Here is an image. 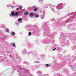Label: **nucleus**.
<instances>
[{"mask_svg": "<svg viewBox=\"0 0 76 76\" xmlns=\"http://www.w3.org/2000/svg\"><path fill=\"white\" fill-rule=\"evenodd\" d=\"M12 45H13V47H15V44H12Z\"/></svg>", "mask_w": 76, "mask_h": 76, "instance_id": "12", "label": "nucleus"}, {"mask_svg": "<svg viewBox=\"0 0 76 76\" xmlns=\"http://www.w3.org/2000/svg\"><path fill=\"white\" fill-rule=\"evenodd\" d=\"M15 15V13H14V12H12V16H14V15Z\"/></svg>", "mask_w": 76, "mask_h": 76, "instance_id": "8", "label": "nucleus"}, {"mask_svg": "<svg viewBox=\"0 0 76 76\" xmlns=\"http://www.w3.org/2000/svg\"><path fill=\"white\" fill-rule=\"evenodd\" d=\"M29 16L30 18H32V17H33V16H34V13H30Z\"/></svg>", "mask_w": 76, "mask_h": 76, "instance_id": "1", "label": "nucleus"}, {"mask_svg": "<svg viewBox=\"0 0 76 76\" xmlns=\"http://www.w3.org/2000/svg\"><path fill=\"white\" fill-rule=\"evenodd\" d=\"M56 50V48H55V49H53V51H54V50Z\"/></svg>", "mask_w": 76, "mask_h": 76, "instance_id": "14", "label": "nucleus"}, {"mask_svg": "<svg viewBox=\"0 0 76 76\" xmlns=\"http://www.w3.org/2000/svg\"><path fill=\"white\" fill-rule=\"evenodd\" d=\"M11 34L12 35H15V32H12V33H11Z\"/></svg>", "mask_w": 76, "mask_h": 76, "instance_id": "4", "label": "nucleus"}, {"mask_svg": "<svg viewBox=\"0 0 76 76\" xmlns=\"http://www.w3.org/2000/svg\"><path fill=\"white\" fill-rule=\"evenodd\" d=\"M6 31H7V32H9V29H6Z\"/></svg>", "mask_w": 76, "mask_h": 76, "instance_id": "9", "label": "nucleus"}, {"mask_svg": "<svg viewBox=\"0 0 76 76\" xmlns=\"http://www.w3.org/2000/svg\"><path fill=\"white\" fill-rule=\"evenodd\" d=\"M18 12H16L15 14V16H17L18 15Z\"/></svg>", "mask_w": 76, "mask_h": 76, "instance_id": "10", "label": "nucleus"}, {"mask_svg": "<svg viewBox=\"0 0 76 76\" xmlns=\"http://www.w3.org/2000/svg\"><path fill=\"white\" fill-rule=\"evenodd\" d=\"M38 17H39V15H37L36 16V18H38Z\"/></svg>", "mask_w": 76, "mask_h": 76, "instance_id": "13", "label": "nucleus"}, {"mask_svg": "<svg viewBox=\"0 0 76 76\" xmlns=\"http://www.w3.org/2000/svg\"><path fill=\"white\" fill-rule=\"evenodd\" d=\"M46 67H48L50 66V65L48 64H46Z\"/></svg>", "mask_w": 76, "mask_h": 76, "instance_id": "6", "label": "nucleus"}, {"mask_svg": "<svg viewBox=\"0 0 76 76\" xmlns=\"http://www.w3.org/2000/svg\"><path fill=\"white\" fill-rule=\"evenodd\" d=\"M41 19H43V18H42V17H41Z\"/></svg>", "mask_w": 76, "mask_h": 76, "instance_id": "16", "label": "nucleus"}, {"mask_svg": "<svg viewBox=\"0 0 76 76\" xmlns=\"http://www.w3.org/2000/svg\"><path fill=\"white\" fill-rule=\"evenodd\" d=\"M28 35L29 36H31V32H29L28 33Z\"/></svg>", "mask_w": 76, "mask_h": 76, "instance_id": "7", "label": "nucleus"}, {"mask_svg": "<svg viewBox=\"0 0 76 76\" xmlns=\"http://www.w3.org/2000/svg\"><path fill=\"white\" fill-rule=\"evenodd\" d=\"M37 10V8H34V12H36Z\"/></svg>", "mask_w": 76, "mask_h": 76, "instance_id": "2", "label": "nucleus"}, {"mask_svg": "<svg viewBox=\"0 0 76 76\" xmlns=\"http://www.w3.org/2000/svg\"><path fill=\"white\" fill-rule=\"evenodd\" d=\"M22 18H20L19 19H18V21H21L22 20Z\"/></svg>", "mask_w": 76, "mask_h": 76, "instance_id": "5", "label": "nucleus"}, {"mask_svg": "<svg viewBox=\"0 0 76 76\" xmlns=\"http://www.w3.org/2000/svg\"><path fill=\"white\" fill-rule=\"evenodd\" d=\"M22 7L21 6H20L19 7V8L20 9H22Z\"/></svg>", "mask_w": 76, "mask_h": 76, "instance_id": "11", "label": "nucleus"}, {"mask_svg": "<svg viewBox=\"0 0 76 76\" xmlns=\"http://www.w3.org/2000/svg\"><path fill=\"white\" fill-rule=\"evenodd\" d=\"M17 10H19V8H17Z\"/></svg>", "mask_w": 76, "mask_h": 76, "instance_id": "15", "label": "nucleus"}, {"mask_svg": "<svg viewBox=\"0 0 76 76\" xmlns=\"http://www.w3.org/2000/svg\"><path fill=\"white\" fill-rule=\"evenodd\" d=\"M28 14V12H26L24 13V15H26Z\"/></svg>", "mask_w": 76, "mask_h": 76, "instance_id": "3", "label": "nucleus"}]
</instances>
